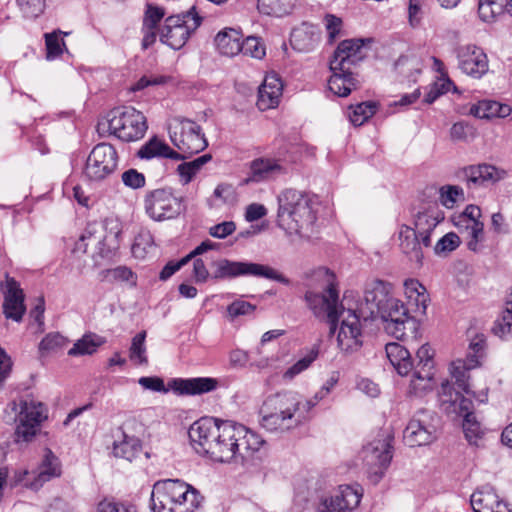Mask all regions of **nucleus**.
Returning <instances> with one entry per match:
<instances>
[{
    "label": "nucleus",
    "mask_w": 512,
    "mask_h": 512,
    "mask_svg": "<svg viewBox=\"0 0 512 512\" xmlns=\"http://www.w3.org/2000/svg\"><path fill=\"white\" fill-rule=\"evenodd\" d=\"M363 496L361 486L340 485L331 495L321 497L317 512H351Z\"/></svg>",
    "instance_id": "16"
},
{
    "label": "nucleus",
    "mask_w": 512,
    "mask_h": 512,
    "mask_svg": "<svg viewBox=\"0 0 512 512\" xmlns=\"http://www.w3.org/2000/svg\"><path fill=\"white\" fill-rule=\"evenodd\" d=\"M1 290L4 296L3 313L5 317L20 322L26 312V307L24 293L19 283L7 275L5 282L1 283Z\"/></svg>",
    "instance_id": "23"
},
{
    "label": "nucleus",
    "mask_w": 512,
    "mask_h": 512,
    "mask_svg": "<svg viewBox=\"0 0 512 512\" xmlns=\"http://www.w3.org/2000/svg\"><path fill=\"white\" fill-rule=\"evenodd\" d=\"M146 332L142 331L135 335L129 349V357L132 362L137 365H146L148 359L146 356L145 346Z\"/></svg>",
    "instance_id": "47"
},
{
    "label": "nucleus",
    "mask_w": 512,
    "mask_h": 512,
    "mask_svg": "<svg viewBox=\"0 0 512 512\" xmlns=\"http://www.w3.org/2000/svg\"><path fill=\"white\" fill-rule=\"evenodd\" d=\"M387 358L397 373L407 376L414 368L409 350L399 343H388L385 346Z\"/></svg>",
    "instance_id": "32"
},
{
    "label": "nucleus",
    "mask_w": 512,
    "mask_h": 512,
    "mask_svg": "<svg viewBox=\"0 0 512 512\" xmlns=\"http://www.w3.org/2000/svg\"><path fill=\"white\" fill-rule=\"evenodd\" d=\"M405 295L416 307V312L424 314L427 309L429 295L426 288L416 279H408L404 282Z\"/></svg>",
    "instance_id": "39"
},
{
    "label": "nucleus",
    "mask_w": 512,
    "mask_h": 512,
    "mask_svg": "<svg viewBox=\"0 0 512 512\" xmlns=\"http://www.w3.org/2000/svg\"><path fill=\"white\" fill-rule=\"evenodd\" d=\"M106 124L111 134L126 142L141 139L147 130L145 116L133 107L111 111Z\"/></svg>",
    "instance_id": "10"
},
{
    "label": "nucleus",
    "mask_w": 512,
    "mask_h": 512,
    "mask_svg": "<svg viewBox=\"0 0 512 512\" xmlns=\"http://www.w3.org/2000/svg\"><path fill=\"white\" fill-rule=\"evenodd\" d=\"M260 425L269 432L284 433L302 425L304 409L300 394L283 391L268 396L259 411Z\"/></svg>",
    "instance_id": "3"
},
{
    "label": "nucleus",
    "mask_w": 512,
    "mask_h": 512,
    "mask_svg": "<svg viewBox=\"0 0 512 512\" xmlns=\"http://www.w3.org/2000/svg\"><path fill=\"white\" fill-rule=\"evenodd\" d=\"M384 323V330L396 339L407 338L408 332L413 335L417 328L414 317L410 316L403 302L397 298L390 302L377 314Z\"/></svg>",
    "instance_id": "11"
},
{
    "label": "nucleus",
    "mask_w": 512,
    "mask_h": 512,
    "mask_svg": "<svg viewBox=\"0 0 512 512\" xmlns=\"http://www.w3.org/2000/svg\"><path fill=\"white\" fill-rule=\"evenodd\" d=\"M434 418L432 412L425 409L418 410L404 429V442L410 447L432 443L436 439Z\"/></svg>",
    "instance_id": "14"
},
{
    "label": "nucleus",
    "mask_w": 512,
    "mask_h": 512,
    "mask_svg": "<svg viewBox=\"0 0 512 512\" xmlns=\"http://www.w3.org/2000/svg\"><path fill=\"white\" fill-rule=\"evenodd\" d=\"M97 512H136L135 508L123 503L104 499L97 506Z\"/></svg>",
    "instance_id": "64"
},
{
    "label": "nucleus",
    "mask_w": 512,
    "mask_h": 512,
    "mask_svg": "<svg viewBox=\"0 0 512 512\" xmlns=\"http://www.w3.org/2000/svg\"><path fill=\"white\" fill-rule=\"evenodd\" d=\"M68 343V339L65 338L58 332L47 334L39 344V350L41 352L56 351Z\"/></svg>",
    "instance_id": "54"
},
{
    "label": "nucleus",
    "mask_w": 512,
    "mask_h": 512,
    "mask_svg": "<svg viewBox=\"0 0 512 512\" xmlns=\"http://www.w3.org/2000/svg\"><path fill=\"white\" fill-rule=\"evenodd\" d=\"M60 475L61 464L59 459L54 455V453L50 449L46 448L38 472L34 474L32 481H27L25 483V487L37 491L46 482L50 481L53 478L59 477Z\"/></svg>",
    "instance_id": "27"
},
{
    "label": "nucleus",
    "mask_w": 512,
    "mask_h": 512,
    "mask_svg": "<svg viewBox=\"0 0 512 512\" xmlns=\"http://www.w3.org/2000/svg\"><path fill=\"white\" fill-rule=\"evenodd\" d=\"M240 46V52L256 59H262L266 54L264 44L257 37L250 36L245 40H241Z\"/></svg>",
    "instance_id": "51"
},
{
    "label": "nucleus",
    "mask_w": 512,
    "mask_h": 512,
    "mask_svg": "<svg viewBox=\"0 0 512 512\" xmlns=\"http://www.w3.org/2000/svg\"><path fill=\"white\" fill-rule=\"evenodd\" d=\"M104 339L96 334H84L81 339L77 340L73 347L68 351L69 356L92 355L97 349L104 344Z\"/></svg>",
    "instance_id": "40"
},
{
    "label": "nucleus",
    "mask_w": 512,
    "mask_h": 512,
    "mask_svg": "<svg viewBox=\"0 0 512 512\" xmlns=\"http://www.w3.org/2000/svg\"><path fill=\"white\" fill-rule=\"evenodd\" d=\"M395 69L407 78H413L422 70V61L415 54L400 56L395 62Z\"/></svg>",
    "instance_id": "43"
},
{
    "label": "nucleus",
    "mask_w": 512,
    "mask_h": 512,
    "mask_svg": "<svg viewBox=\"0 0 512 512\" xmlns=\"http://www.w3.org/2000/svg\"><path fill=\"white\" fill-rule=\"evenodd\" d=\"M332 75L328 80L331 92L340 97L348 96L353 89L357 88V80L352 76L351 70L341 71L330 69Z\"/></svg>",
    "instance_id": "36"
},
{
    "label": "nucleus",
    "mask_w": 512,
    "mask_h": 512,
    "mask_svg": "<svg viewBox=\"0 0 512 512\" xmlns=\"http://www.w3.org/2000/svg\"><path fill=\"white\" fill-rule=\"evenodd\" d=\"M17 4L27 18H36L44 11L45 0H16Z\"/></svg>",
    "instance_id": "56"
},
{
    "label": "nucleus",
    "mask_w": 512,
    "mask_h": 512,
    "mask_svg": "<svg viewBox=\"0 0 512 512\" xmlns=\"http://www.w3.org/2000/svg\"><path fill=\"white\" fill-rule=\"evenodd\" d=\"M203 500L196 488L180 479L157 481L151 492L153 512H194Z\"/></svg>",
    "instance_id": "4"
},
{
    "label": "nucleus",
    "mask_w": 512,
    "mask_h": 512,
    "mask_svg": "<svg viewBox=\"0 0 512 512\" xmlns=\"http://www.w3.org/2000/svg\"><path fill=\"white\" fill-rule=\"evenodd\" d=\"M360 319L362 317L357 311L350 308L340 317L337 345L345 354L354 353L362 346Z\"/></svg>",
    "instance_id": "17"
},
{
    "label": "nucleus",
    "mask_w": 512,
    "mask_h": 512,
    "mask_svg": "<svg viewBox=\"0 0 512 512\" xmlns=\"http://www.w3.org/2000/svg\"><path fill=\"white\" fill-rule=\"evenodd\" d=\"M463 431L466 439L470 444L477 445L478 440L482 437L483 431L480 423L476 420L474 414H466L463 421Z\"/></svg>",
    "instance_id": "50"
},
{
    "label": "nucleus",
    "mask_w": 512,
    "mask_h": 512,
    "mask_svg": "<svg viewBox=\"0 0 512 512\" xmlns=\"http://www.w3.org/2000/svg\"><path fill=\"white\" fill-rule=\"evenodd\" d=\"M497 101L482 100L470 109L471 114L480 119H489L496 117Z\"/></svg>",
    "instance_id": "55"
},
{
    "label": "nucleus",
    "mask_w": 512,
    "mask_h": 512,
    "mask_svg": "<svg viewBox=\"0 0 512 512\" xmlns=\"http://www.w3.org/2000/svg\"><path fill=\"white\" fill-rule=\"evenodd\" d=\"M235 230L236 225L233 221H224L210 227L209 234L214 238L224 239L231 235Z\"/></svg>",
    "instance_id": "63"
},
{
    "label": "nucleus",
    "mask_w": 512,
    "mask_h": 512,
    "mask_svg": "<svg viewBox=\"0 0 512 512\" xmlns=\"http://www.w3.org/2000/svg\"><path fill=\"white\" fill-rule=\"evenodd\" d=\"M277 224L287 233L309 239L317 220V201L308 193L284 189L277 197Z\"/></svg>",
    "instance_id": "2"
},
{
    "label": "nucleus",
    "mask_w": 512,
    "mask_h": 512,
    "mask_svg": "<svg viewBox=\"0 0 512 512\" xmlns=\"http://www.w3.org/2000/svg\"><path fill=\"white\" fill-rule=\"evenodd\" d=\"M460 243V237L454 232H449L436 242L433 248L434 253L438 256H446L447 254L456 250Z\"/></svg>",
    "instance_id": "48"
},
{
    "label": "nucleus",
    "mask_w": 512,
    "mask_h": 512,
    "mask_svg": "<svg viewBox=\"0 0 512 512\" xmlns=\"http://www.w3.org/2000/svg\"><path fill=\"white\" fill-rule=\"evenodd\" d=\"M392 285L382 280L372 281L366 288L364 303H361L357 313L362 319L377 317V314L384 308L390 299H393Z\"/></svg>",
    "instance_id": "18"
},
{
    "label": "nucleus",
    "mask_w": 512,
    "mask_h": 512,
    "mask_svg": "<svg viewBox=\"0 0 512 512\" xmlns=\"http://www.w3.org/2000/svg\"><path fill=\"white\" fill-rule=\"evenodd\" d=\"M472 367V364H468L465 360L461 359L451 363L450 373L452 379H454V384L457 386L456 391H462L465 394L470 393L468 372Z\"/></svg>",
    "instance_id": "41"
},
{
    "label": "nucleus",
    "mask_w": 512,
    "mask_h": 512,
    "mask_svg": "<svg viewBox=\"0 0 512 512\" xmlns=\"http://www.w3.org/2000/svg\"><path fill=\"white\" fill-rule=\"evenodd\" d=\"M458 67L466 75L480 79L489 69L488 58L482 48L467 44L456 49Z\"/></svg>",
    "instance_id": "21"
},
{
    "label": "nucleus",
    "mask_w": 512,
    "mask_h": 512,
    "mask_svg": "<svg viewBox=\"0 0 512 512\" xmlns=\"http://www.w3.org/2000/svg\"><path fill=\"white\" fill-rule=\"evenodd\" d=\"M255 309L256 306L247 301L236 300L227 307V312L229 316L234 319L239 316L250 315Z\"/></svg>",
    "instance_id": "61"
},
{
    "label": "nucleus",
    "mask_w": 512,
    "mask_h": 512,
    "mask_svg": "<svg viewBox=\"0 0 512 512\" xmlns=\"http://www.w3.org/2000/svg\"><path fill=\"white\" fill-rule=\"evenodd\" d=\"M467 186L477 188L484 186L488 182H495L500 177L498 170L488 164L472 165L464 169Z\"/></svg>",
    "instance_id": "35"
},
{
    "label": "nucleus",
    "mask_w": 512,
    "mask_h": 512,
    "mask_svg": "<svg viewBox=\"0 0 512 512\" xmlns=\"http://www.w3.org/2000/svg\"><path fill=\"white\" fill-rule=\"evenodd\" d=\"M400 248L411 260L421 264L423 260L422 243L415 228L402 225L399 230Z\"/></svg>",
    "instance_id": "31"
},
{
    "label": "nucleus",
    "mask_w": 512,
    "mask_h": 512,
    "mask_svg": "<svg viewBox=\"0 0 512 512\" xmlns=\"http://www.w3.org/2000/svg\"><path fill=\"white\" fill-rule=\"evenodd\" d=\"M362 458L369 476L377 482L392 460V446L387 438L375 439L364 446Z\"/></svg>",
    "instance_id": "15"
},
{
    "label": "nucleus",
    "mask_w": 512,
    "mask_h": 512,
    "mask_svg": "<svg viewBox=\"0 0 512 512\" xmlns=\"http://www.w3.org/2000/svg\"><path fill=\"white\" fill-rule=\"evenodd\" d=\"M45 43L47 59H53L62 54V46H65V42L59 39V34L57 32L45 34Z\"/></svg>",
    "instance_id": "58"
},
{
    "label": "nucleus",
    "mask_w": 512,
    "mask_h": 512,
    "mask_svg": "<svg viewBox=\"0 0 512 512\" xmlns=\"http://www.w3.org/2000/svg\"><path fill=\"white\" fill-rule=\"evenodd\" d=\"M417 365L413 368L411 390L420 394L432 388L434 377L433 350L428 344L422 345L416 353Z\"/></svg>",
    "instance_id": "20"
},
{
    "label": "nucleus",
    "mask_w": 512,
    "mask_h": 512,
    "mask_svg": "<svg viewBox=\"0 0 512 512\" xmlns=\"http://www.w3.org/2000/svg\"><path fill=\"white\" fill-rule=\"evenodd\" d=\"M293 7V0H258L257 4L260 13L276 17L289 14Z\"/></svg>",
    "instance_id": "42"
},
{
    "label": "nucleus",
    "mask_w": 512,
    "mask_h": 512,
    "mask_svg": "<svg viewBox=\"0 0 512 512\" xmlns=\"http://www.w3.org/2000/svg\"><path fill=\"white\" fill-rule=\"evenodd\" d=\"M118 165V154L113 145L99 143L90 152L84 173L87 178L100 181L114 173Z\"/></svg>",
    "instance_id": "13"
},
{
    "label": "nucleus",
    "mask_w": 512,
    "mask_h": 512,
    "mask_svg": "<svg viewBox=\"0 0 512 512\" xmlns=\"http://www.w3.org/2000/svg\"><path fill=\"white\" fill-rule=\"evenodd\" d=\"M153 244V237L149 232L140 233L132 245V254L139 259L145 258L149 250L153 248Z\"/></svg>",
    "instance_id": "53"
},
{
    "label": "nucleus",
    "mask_w": 512,
    "mask_h": 512,
    "mask_svg": "<svg viewBox=\"0 0 512 512\" xmlns=\"http://www.w3.org/2000/svg\"><path fill=\"white\" fill-rule=\"evenodd\" d=\"M470 503L474 512H506L511 510L508 503L500 500L494 489L484 486L471 495Z\"/></svg>",
    "instance_id": "28"
},
{
    "label": "nucleus",
    "mask_w": 512,
    "mask_h": 512,
    "mask_svg": "<svg viewBox=\"0 0 512 512\" xmlns=\"http://www.w3.org/2000/svg\"><path fill=\"white\" fill-rule=\"evenodd\" d=\"M121 180L126 187L131 189L142 188L146 183L144 174L133 168L124 171L121 175Z\"/></svg>",
    "instance_id": "59"
},
{
    "label": "nucleus",
    "mask_w": 512,
    "mask_h": 512,
    "mask_svg": "<svg viewBox=\"0 0 512 512\" xmlns=\"http://www.w3.org/2000/svg\"><path fill=\"white\" fill-rule=\"evenodd\" d=\"M463 194L462 188L458 186H443L440 189V201L447 208H453L457 198Z\"/></svg>",
    "instance_id": "60"
},
{
    "label": "nucleus",
    "mask_w": 512,
    "mask_h": 512,
    "mask_svg": "<svg viewBox=\"0 0 512 512\" xmlns=\"http://www.w3.org/2000/svg\"><path fill=\"white\" fill-rule=\"evenodd\" d=\"M319 40V28L306 22L294 28L290 35L291 46L299 52H309L313 50L319 43Z\"/></svg>",
    "instance_id": "30"
},
{
    "label": "nucleus",
    "mask_w": 512,
    "mask_h": 512,
    "mask_svg": "<svg viewBox=\"0 0 512 512\" xmlns=\"http://www.w3.org/2000/svg\"><path fill=\"white\" fill-rule=\"evenodd\" d=\"M118 437L113 443V454L115 457L133 461L142 452L141 441L135 436L127 435L123 430H118Z\"/></svg>",
    "instance_id": "33"
},
{
    "label": "nucleus",
    "mask_w": 512,
    "mask_h": 512,
    "mask_svg": "<svg viewBox=\"0 0 512 512\" xmlns=\"http://www.w3.org/2000/svg\"><path fill=\"white\" fill-rule=\"evenodd\" d=\"M105 229L100 223L89 224L84 233L75 244V251L88 253L91 252L92 256L99 255L100 257H107L111 254L112 250L106 245Z\"/></svg>",
    "instance_id": "22"
},
{
    "label": "nucleus",
    "mask_w": 512,
    "mask_h": 512,
    "mask_svg": "<svg viewBox=\"0 0 512 512\" xmlns=\"http://www.w3.org/2000/svg\"><path fill=\"white\" fill-rule=\"evenodd\" d=\"M286 173L287 167L282 160L258 157L249 163L247 176L242 180V183L249 185L269 182Z\"/></svg>",
    "instance_id": "19"
},
{
    "label": "nucleus",
    "mask_w": 512,
    "mask_h": 512,
    "mask_svg": "<svg viewBox=\"0 0 512 512\" xmlns=\"http://www.w3.org/2000/svg\"><path fill=\"white\" fill-rule=\"evenodd\" d=\"M8 408L15 413L12 418L15 421V441L30 442L39 431L41 423L47 419L46 406L34 399L21 400L19 404L12 401Z\"/></svg>",
    "instance_id": "5"
},
{
    "label": "nucleus",
    "mask_w": 512,
    "mask_h": 512,
    "mask_svg": "<svg viewBox=\"0 0 512 512\" xmlns=\"http://www.w3.org/2000/svg\"><path fill=\"white\" fill-rule=\"evenodd\" d=\"M318 354L319 346L314 345L301 359L285 371L283 378L288 380L293 379L296 375L306 370L312 362L316 360Z\"/></svg>",
    "instance_id": "46"
},
{
    "label": "nucleus",
    "mask_w": 512,
    "mask_h": 512,
    "mask_svg": "<svg viewBox=\"0 0 512 512\" xmlns=\"http://www.w3.org/2000/svg\"><path fill=\"white\" fill-rule=\"evenodd\" d=\"M217 381L213 378L175 379L170 387L179 394L196 395L214 390Z\"/></svg>",
    "instance_id": "34"
},
{
    "label": "nucleus",
    "mask_w": 512,
    "mask_h": 512,
    "mask_svg": "<svg viewBox=\"0 0 512 512\" xmlns=\"http://www.w3.org/2000/svg\"><path fill=\"white\" fill-rule=\"evenodd\" d=\"M324 24L328 34V38L330 42H333L340 34L342 29V20L341 18L327 14L324 17Z\"/></svg>",
    "instance_id": "62"
},
{
    "label": "nucleus",
    "mask_w": 512,
    "mask_h": 512,
    "mask_svg": "<svg viewBox=\"0 0 512 512\" xmlns=\"http://www.w3.org/2000/svg\"><path fill=\"white\" fill-rule=\"evenodd\" d=\"M144 208L148 216L155 221L172 219L183 210L182 198L177 197L170 188H158L147 192Z\"/></svg>",
    "instance_id": "12"
},
{
    "label": "nucleus",
    "mask_w": 512,
    "mask_h": 512,
    "mask_svg": "<svg viewBox=\"0 0 512 512\" xmlns=\"http://www.w3.org/2000/svg\"><path fill=\"white\" fill-rule=\"evenodd\" d=\"M504 11L506 10L498 3L479 0L478 14L480 19L484 22L490 23L495 21L497 16L502 15Z\"/></svg>",
    "instance_id": "52"
},
{
    "label": "nucleus",
    "mask_w": 512,
    "mask_h": 512,
    "mask_svg": "<svg viewBox=\"0 0 512 512\" xmlns=\"http://www.w3.org/2000/svg\"><path fill=\"white\" fill-rule=\"evenodd\" d=\"M169 135L171 142L179 150L180 159L199 153L208 146L201 127L187 118H173L169 124Z\"/></svg>",
    "instance_id": "8"
},
{
    "label": "nucleus",
    "mask_w": 512,
    "mask_h": 512,
    "mask_svg": "<svg viewBox=\"0 0 512 512\" xmlns=\"http://www.w3.org/2000/svg\"><path fill=\"white\" fill-rule=\"evenodd\" d=\"M202 18L195 7L185 13L172 15L165 19L160 30V40L174 50L182 48L191 34L200 26Z\"/></svg>",
    "instance_id": "9"
},
{
    "label": "nucleus",
    "mask_w": 512,
    "mask_h": 512,
    "mask_svg": "<svg viewBox=\"0 0 512 512\" xmlns=\"http://www.w3.org/2000/svg\"><path fill=\"white\" fill-rule=\"evenodd\" d=\"M189 438L198 453L220 463L248 465L264 440L242 424L201 418L189 429Z\"/></svg>",
    "instance_id": "1"
},
{
    "label": "nucleus",
    "mask_w": 512,
    "mask_h": 512,
    "mask_svg": "<svg viewBox=\"0 0 512 512\" xmlns=\"http://www.w3.org/2000/svg\"><path fill=\"white\" fill-rule=\"evenodd\" d=\"M212 268L211 278L214 280L254 276L274 280L285 285L290 283L289 279L276 269L259 263L219 259L212 263Z\"/></svg>",
    "instance_id": "7"
},
{
    "label": "nucleus",
    "mask_w": 512,
    "mask_h": 512,
    "mask_svg": "<svg viewBox=\"0 0 512 512\" xmlns=\"http://www.w3.org/2000/svg\"><path fill=\"white\" fill-rule=\"evenodd\" d=\"M141 159H152L155 157H164L179 160L180 153L172 150L164 141L157 137L151 138L137 152Z\"/></svg>",
    "instance_id": "38"
},
{
    "label": "nucleus",
    "mask_w": 512,
    "mask_h": 512,
    "mask_svg": "<svg viewBox=\"0 0 512 512\" xmlns=\"http://www.w3.org/2000/svg\"><path fill=\"white\" fill-rule=\"evenodd\" d=\"M165 16V10L162 7L153 5L151 3L146 4V10L144 15V28H156L158 23Z\"/></svg>",
    "instance_id": "57"
},
{
    "label": "nucleus",
    "mask_w": 512,
    "mask_h": 512,
    "mask_svg": "<svg viewBox=\"0 0 512 512\" xmlns=\"http://www.w3.org/2000/svg\"><path fill=\"white\" fill-rule=\"evenodd\" d=\"M210 154H204L192 161L184 162L177 167L183 184H188L201 168L211 160Z\"/></svg>",
    "instance_id": "44"
},
{
    "label": "nucleus",
    "mask_w": 512,
    "mask_h": 512,
    "mask_svg": "<svg viewBox=\"0 0 512 512\" xmlns=\"http://www.w3.org/2000/svg\"><path fill=\"white\" fill-rule=\"evenodd\" d=\"M363 39H350L342 41L334 52L330 61V69L347 71L359 63L363 58Z\"/></svg>",
    "instance_id": "24"
},
{
    "label": "nucleus",
    "mask_w": 512,
    "mask_h": 512,
    "mask_svg": "<svg viewBox=\"0 0 512 512\" xmlns=\"http://www.w3.org/2000/svg\"><path fill=\"white\" fill-rule=\"evenodd\" d=\"M329 276L328 284L320 292L308 290L305 293V301L313 315L320 320H327L330 325V334H334L338 328L340 317L347 309L339 303L338 292Z\"/></svg>",
    "instance_id": "6"
},
{
    "label": "nucleus",
    "mask_w": 512,
    "mask_h": 512,
    "mask_svg": "<svg viewBox=\"0 0 512 512\" xmlns=\"http://www.w3.org/2000/svg\"><path fill=\"white\" fill-rule=\"evenodd\" d=\"M464 392L456 391V389L448 382L441 384L439 392V399L441 406L446 413H455L463 415L473 414L470 409L472 408V401L463 395Z\"/></svg>",
    "instance_id": "26"
},
{
    "label": "nucleus",
    "mask_w": 512,
    "mask_h": 512,
    "mask_svg": "<svg viewBox=\"0 0 512 512\" xmlns=\"http://www.w3.org/2000/svg\"><path fill=\"white\" fill-rule=\"evenodd\" d=\"M349 119L354 126H361L369 118H371L377 109V105L374 102H362L355 106H350Z\"/></svg>",
    "instance_id": "45"
},
{
    "label": "nucleus",
    "mask_w": 512,
    "mask_h": 512,
    "mask_svg": "<svg viewBox=\"0 0 512 512\" xmlns=\"http://www.w3.org/2000/svg\"><path fill=\"white\" fill-rule=\"evenodd\" d=\"M242 35L239 31L228 28L220 31L215 37L217 50L225 56H235L241 51Z\"/></svg>",
    "instance_id": "37"
},
{
    "label": "nucleus",
    "mask_w": 512,
    "mask_h": 512,
    "mask_svg": "<svg viewBox=\"0 0 512 512\" xmlns=\"http://www.w3.org/2000/svg\"><path fill=\"white\" fill-rule=\"evenodd\" d=\"M492 332L500 338H504L512 332V308L509 305H505L504 310L492 327Z\"/></svg>",
    "instance_id": "49"
},
{
    "label": "nucleus",
    "mask_w": 512,
    "mask_h": 512,
    "mask_svg": "<svg viewBox=\"0 0 512 512\" xmlns=\"http://www.w3.org/2000/svg\"><path fill=\"white\" fill-rule=\"evenodd\" d=\"M444 212L438 205H431L424 211L418 212L414 220V228L420 236L424 247L431 246V236L437 226L444 220Z\"/></svg>",
    "instance_id": "25"
},
{
    "label": "nucleus",
    "mask_w": 512,
    "mask_h": 512,
    "mask_svg": "<svg viewBox=\"0 0 512 512\" xmlns=\"http://www.w3.org/2000/svg\"><path fill=\"white\" fill-rule=\"evenodd\" d=\"M283 84L276 74L267 75L259 87L257 106L265 111L278 105L282 95Z\"/></svg>",
    "instance_id": "29"
}]
</instances>
